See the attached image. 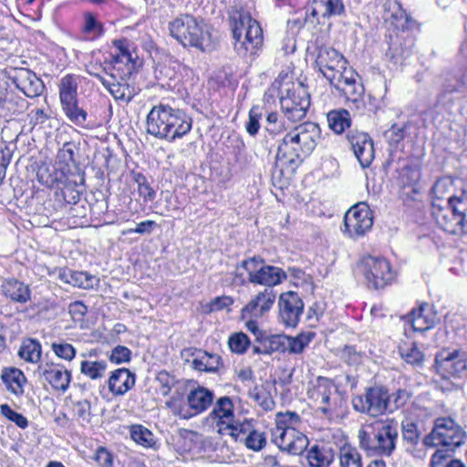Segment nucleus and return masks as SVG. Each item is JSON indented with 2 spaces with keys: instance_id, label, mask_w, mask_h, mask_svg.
I'll return each mask as SVG.
<instances>
[{
  "instance_id": "nucleus-24",
  "label": "nucleus",
  "mask_w": 467,
  "mask_h": 467,
  "mask_svg": "<svg viewBox=\"0 0 467 467\" xmlns=\"http://www.w3.org/2000/svg\"><path fill=\"white\" fill-rule=\"evenodd\" d=\"M278 305L283 321H298L304 304L296 293L288 291L281 294Z\"/></svg>"
},
{
  "instance_id": "nucleus-62",
  "label": "nucleus",
  "mask_w": 467,
  "mask_h": 467,
  "mask_svg": "<svg viewBox=\"0 0 467 467\" xmlns=\"http://www.w3.org/2000/svg\"><path fill=\"white\" fill-rule=\"evenodd\" d=\"M339 357L348 365H356L361 361V355L354 346L346 345L340 350Z\"/></svg>"
},
{
  "instance_id": "nucleus-29",
  "label": "nucleus",
  "mask_w": 467,
  "mask_h": 467,
  "mask_svg": "<svg viewBox=\"0 0 467 467\" xmlns=\"http://www.w3.org/2000/svg\"><path fill=\"white\" fill-rule=\"evenodd\" d=\"M84 172L78 171L77 175L69 176L67 182L57 188L60 192L59 193L57 192V195L60 194L66 203L76 204L79 201V192L76 190V187L84 185Z\"/></svg>"
},
{
  "instance_id": "nucleus-9",
  "label": "nucleus",
  "mask_w": 467,
  "mask_h": 467,
  "mask_svg": "<svg viewBox=\"0 0 467 467\" xmlns=\"http://www.w3.org/2000/svg\"><path fill=\"white\" fill-rule=\"evenodd\" d=\"M433 368L442 379H462L467 375V351L443 348L435 354Z\"/></svg>"
},
{
  "instance_id": "nucleus-26",
  "label": "nucleus",
  "mask_w": 467,
  "mask_h": 467,
  "mask_svg": "<svg viewBox=\"0 0 467 467\" xmlns=\"http://www.w3.org/2000/svg\"><path fill=\"white\" fill-rule=\"evenodd\" d=\"M185 352L192 358V367L199 371L215 372L221 366L222 358L210 354L202 349H186Z\"/></svg>"
},
{
  "instance_id": "nucleus-61",
  "label": "nucleus",
  "mask_w": 467,
  "mask_h": 467,
  "mask_svg": "<svg viewBox=\"0 0 467 467\" xmlns=\"http://www.w3.org/2000/svg\"><path fill=\"white\" fill-rule=\"evenodd\" d=\"M76 146L72 142L64 143L63 147L57 152L59 161L68 166L70 163L75 164Z\"/></svg>"
},
{
  "instance_id": "nucleus-10",
  "label": "nucleus",
  "mask_w": 467,
  "mask_h": 467,
  "mask_svg": "<svg viewBox=\"0 0 467 467\" xmlns=\"http://www.w3.org/2000/svg\"><path fill=\"white\" fill-rule=\"evenodd\" d=\"M353 409L370 417H379L385 412L393 411L391 396L386 388L373 386L367 388L363 395L352 399Z\"/></svg>"
},
{
  "instance_id": "nucleus-30",
  "label": "nucleus",
  "mask_w": 467,
  "mask_h": 467,
  "mask_svg": "<svg viewBox=\"0 0 467 467\" xmlns=\"http://www.w3.org/2000/svg\"><path fill=\"white\" fill-rule=\"evenodd\" d=\"M209 417L212 420H217L218 426L230 424L234 418L232 400L227 396L219 398L215 401Z\"/></svg>"
},
{
  "instance_id": "nucleus-58",
  "label": "nucleus",
  "mask_w": 467,
  "mask_h": 467,
  "mask_svg": "<svg viewBox=\"0 0 467 467\" xmlns=\"http://www.w3.org/2000/svg\"><path fill=\"white\" fill-rule=\"evenodd\" d=\"M229 347L233 352L243 354L246 351L250 340L244 333H236L229 337Z\"/></svg>"
},
{
  "instance_id": "nucleus-43",
  "label": "nucleus",
  "mask_w": 467,
  "mask_h": 467,
  "mask_svg": "<svg viewBox=\"0 0 467 467\" xmlns=\"http://www.w3.org/2000/svg\"><path fill=\"white\" fill-rule=\"evenodd\" d=\"M400 354L402 359L412 366L421 367L424 362V354L422 351L416 346V344H412L409 347H400Z\"/></svg>"
},
{
  "instance_id": "nucleus-17",
  "label": "nucleus",
  "mask_w": 467,
  "mask_h": 467,
  "mask_svg": "<svg viewBox=\"0 0 467 467\" xmlns=\"http://www.w3.org/2000/svg\"><path fill=\"white\" fill-rule=\"evenodd\" d=\"M347 139L356 158L363 168L368 167L374 159V144L369 135L358 130H351Z\"/></svg>"
},
{
  "instance_id": "nucleus-6",
  "label": "nucleus",
  "mask_w": 467,
  "mask_h": 467,
  "mask_svg": "<svg viewBox=\"0 0 467 467\" xmlns=\"http://www.w3.org/2000/svg\"><path fill=\"white\" fill-rule=\"evenodd\" d=\"M300 423L301 419L296 412L286 411L276 415L274 442L282 451L293 455H300L307 448V437L296 429Z\"/></svg>"
},
{
  "instance_id": "nucleus-54",
  "label": "nucleus",
  "mask_w": 467,
  "mask_h": 467,
  "mask_svg": "<svg viewBox=\"0 0 467 467\" xmlns=\"http://www.w3.org/2000/svg\"><path fill=\"white\" fill-rule=\"evenodd\" d=\"M409 127V122L404 123L402 126L393 124L388 130L385 131L384 137L391 146H396L404 140L407 135V130Z\"/></svg>"
},
{
  "instance_id": "nucleus-44",
  "label": "nucleus",
  "mask_w": 467,
  "mask_h": 467,
  "mask_svg": "<svg viewBox=\"0 0 467 467\" xmlns=\"http://www.w3.org/2000/svg\"><path fill=\"white\" fill-rule=\"evenodd\" d=\"M436 318V312L432 305L429 303H421L416 308H412L407 314V321H416L417 319H423V321H434Z\"/></svg>"
},
{
  "instance_id": "nucleus-14",
  "label": "nucleus",
  "mask_w": 467,
  "mask_h": 467,
  "mask_svg": "<svg viewBox=\"0 0 467 467\" xmlns=\"http://www.w3.org/2000/svg\"><path fill=\"white\" fill-rule=\"evenodd\" d=\"M213 400V392L206 388L198 387L187 396V407L181 406L174 414L181 419L189 420L206 410Z\"/></svg>"
},
{
  "instance_id": "nucleus-63",
  "label": "nucleus",
  "mask_w": 467,
  "mask_h": 467,
  "mask_svg": "<svg viewBox=\"0 0 467 467\" xmlns=\"http://www.w3.org/2000/svg\"><path fill=\"white\" fill-rule=\"evenodd\" d=\"M265 129L271 135L280 134L285 130V127L280 121L279 116L276 112H270L266 116V123Z\"/></svg>"
},
{
  "instance_id": "nucleus-56",
  "label": "nucleus",
  "mask_w": 467,
  "mask_h": 467,
  "mask_svg": "<svg viewBox=\"0 0 467 467\" xmlns=\"http://www.w3.org/2000/svg\"><path fill=\"white\" fill-rule=\"evenodd\" d=\"M0 412L20 429L25 430L28 427L27 419L23 414L15 411L8 404H2L0 406Z\"/></svg>"
},
{
  "instance_id": "nucleus-7",
  "label": "nucleus",
  "mask_w": 467,
  "mask_h": 467,
  "mask_svg": "<svg viewBox=\"0 0 467 467\" xmlns=\"http://www.w3.org/2000/svg\"><path fill=\"white\" fill-rule=\"evenodd\" d=\"M240 266L246 271L250 284L265 285L268 290L287 279V273L284 269L266 265L265 258L260 255L242 260Z\"/></svg>"
},
{
  "instance_id": "nucleus-49",
  "label": "nucleus",
  "mask_w": 467,
  "mask_h": 467,
  "mask_svg": "<svg viewBox=\"0 0 467 467\" xmlns=\"http://www.w3.org/2000/svg\"><path fill=\"white\" fill-rule=\"evenodd\" d=\"M337 91L342 96H345L348 100H350L354 103H358L362 100L364 87L356 78L350 84H348L347 87H342L341 88L337 89Z\"/></svg>"
},
{
  "instance_id": "nucleus-38",
  "label": "nucleus",
  "mask_w": 467,
  "mask_h": 467,
  "mask_svg": "<svg viewBox=\"0 0 467 467\" xmlns=\"http://www.w3.org/2000/svg\"><path fill=\"white\" fill-rule=\"evenodd\" d=\"M41 353L42 349L40 343L32 338L23 340L18 350V356L20 358L30 363H37L40 360Z\"/></svg>"
},
{
  "instance_id": "nucleus-51",
  "label": "nucleus",
  "mask_w": 467,
  "mask_h": 467,
  "mask_svg": "<svg viewBox=\"0 0 467 467\" xmlns=\"http://www.w3.org/2000/svg\"><path fill=\"white\" fill-rule=\"evenodd\" d=\"M454 189V181L451 177L445 176L436 181L431 188L434 197L440 201L446 198V195Z\"/></svg>"
},
{
  "instance_id": "nucleus-59",
  "label": "nucleus",
  "mask_w": 467,
  "mask_h": 467,
  "mask_svg": "<svg viewBox=\"0 0 467 467\" xmlns=\"http://www.w3.org/2000/svg\"><path fill=\"white\" fill-rule=\"evenodd\" d=\"M85 24L83 31L87 34H91L94 36H99L104 32L103 25L97 20L92 13H86L84 16Z\"/></svg>"
},
{
  "instance_id": "nucleus-32",
  "label": "nucleus",
  "mask_w": 467,
  "mask_h": 467,
  "mask_svg": "<svg viewBox=\"0 0 467 467\" xmlns=\"http://www.w3.org/2000/svg\"><path fill=\"white\" fill-rule=\"evenodd\" d=\"M62 111L67 119L80 128H88V112L79 106L78 99L61 103Z\"/></svg>"
},
{
  "instance_id": "nucleus-4",
  "label": "nucleus",
  "mask_w": 467,
  "mask_h": 467,
  "mask_svg": "<svg viewBox=\"0 0 467 467\" xmlns=\"http://www.w3.org/2000/svg\"><path fill=\"white\" fill-rule=\"evenodd\" d=\"M171 35L184 47H193L203 52L212 51L215 47L207 26L192 16L185 15L170 23Z\"/></svg>"
},
{
  "instance_id": "nucleus-2",
  "label": "nucleus",
  "mask_w": 467,
  "mask_h": 467,
  "mask_svg": "<svg viewBox=\"0 0 467 467\" xmlns=\"http://www.w3.org/2000/svg\"><path fill=\"white\" fill-rule=\"evenodd\" d=\"M358 444L368 456L390 457L396 451L399 423L393 418L378 419L361 426Z\"/></svg>"
},
{
  "instance_id": "nucleus-5",
  "label": "nucleus",
  "mask_w": 467,
  "mask_h": 467,
  "mask_svg": "<svg viewBox=\"0 0 467 467\" xmlns=\"http://www.w3.org/2000/svg\"><path fill=\"white\" fill-rule=\"evenodd\" d=\"M234 49L241 56L254 54L263 43V30L258 22L244 10L234 12L231 17Z\"/></svg>"
},
{
  "instance_id": "nucleus-31",
  "label": "nucleus",
  "mask_w": 467,
  "mask_h": 467,
  "mask_svg": "<svg viewBox=\"0 0 467 467\" xmlns=\"http://www.w3.org/2000/svg\"><path fill=\"white\" fill-rule=\"evenodd\" d=\"M1 379L7 389L13 394L16 396L24 394V384L26 382V378L20 369L16 368H5L2 372Z\"/></svg>"
},
{
  "instance_id": "nucleus-18",
  "label": "nucleus",
  "mask_w": 467,
  "mask_h": 467,
  "mask_svg": "<svg viewBox=\"0 0 467 467\" xmlns=\"http://www.w3.org/2000/svg\"><path fill=\"white\" fill-rule=\"evenodd\" d=\"M11 79L16 87L28 98L40 96L45 88L43 81L27 68H15Z\"/></svg>"
},
{
  "instance_id": "nucleus-16",
  "label": "nucleus",
  "mask_w": 467,
  "mask_h": 467,
  "mask_svg": "<svg viewBox=\"0 0 467 467\" xmlns=\"http://www.w3.org/2000/svg\"><path fill=\"white\" fill-rule=\"evenodd\" d=\"M315 65L318 68V71L329 80V75H336L340 69H344L346 65H348V61L343 55L335 48L321 47L317 50Z\"/></svg>"
},
{
  "instance_id": "nucleus-15",
  "label": "nucleus",
  "mask_w": 467,
  "mask_h": 467,
  "mask_svg": "<svg viewBox=\"0 0 467 467\" xmlns=\"http://www.w3.org/2000/svg\"><path fill=\"white\" fill-rule=\"evenodd\" d=\"M275 296L272 290L265 289L258 293L246 304L241 311V318L244 321H256L265 318L272 308Z\"/></svg>"
},
{
  "instance_id": "nucleus-41",
  "label": "nucleus",
  "mask_w": 467,
  "mask_h": 467,
  "mask_svg": "<svg viewBox=\"0 0 467 467\" xmlns=\"http://www.w3.org/2000/svg\"><path fill=\"white\" fill-rule=\"evenodd\" d=\"M315 337V333L307 332L301 333L296 337H288L287 336V346L286 351L294 354H300L304 351L305 348L311 342L313 337Z\"/></svg>"
},
{
  "instance_id": "nucleus-60",
  "label": "nucleus",
  "mask_w": 467,
  "mask_h": 467,
  "mask_svg": "<svg viewBox=\"0 0 467 467\" xmlns=\"http://www.w3.org/2000/svg\"><path fill=\"white\" fill-rule=\"evenodd\" d=\"M54 353L60 358L72 360L76 356V350L71 344L66 342H54L51 345Z\"/></svg>"
},
{
  "instance_id": "nucleus-1",
  "label": "nucleus",
  "mask_w": 467,
  "mask_h": 467,
  "mask_svg": "<svg viewBox=\"0 0 467 467\" xmlns=\"http://www.w3.org/2000/svg\"><path fill=\"white\" fill-rule=\"evenodd\" d=\"M146 125L150 135L173 142L191 131L192 119L182 109L160 103L148 113Z\"/></svg>"
},
{
  "instance_id": "nucleus-28",
  "label": "nucleus",
  "mask_w": 467,
  "mask_h": 467,
  "mask_svg": "<svg viewBox=\"0 0 467 467\" xmlns=\"http://www.w3.org/2000/svg\"><path fill=\"white\" fill-rule=\"evenodd\" d=\"M36 176L42 185L57 189L60 188L64 182H67L69 177L62 169H57L55 166L47 164L39 166Z\"/></svg>"
},
{
  "instance_id": "nucleus-12",
  "label": "nucleus",
  "mask_w": 467,
  "mask_h": 467,
  "mask_svg": "<svg viewBox=\"0 0 467 467\" xmlns=\"http://www.w3.org/2000/svg\"><path fill=\"white\" fill-rule=\"evenodd\" d=\"M368 286L384 288L394 277L389 263L380 257L367 255L358 264Z\"/></svg>"
},
{
  "instance_id": "nucleus-57",
  "label": "nucleus",
  "mask_w": 467,
  "mask_h": 467,
  "mask_svg": "<svg viewBox=\"0 0 467 467\" xmlns=\"http://www.w3.org/2000/svg\"><path fill=\"white\" fill-rule=\"evenodd\" d=\"M243 441L248 449L259 451L265 446L266 438L264 432L253 429Z\"/></svg>"
},
{
  "instance_id": "nucleus-22",
  "label": "nucleus",
  "mask_w": 467,
  "mask_h": 467,
  "mask_svg": "<svg viewBox=\"0 0 467 467\" xmlns=\"http://www.w3.org/2000/svg\"><path fill=\"white\" fill-rule=\"evenodd\" d=\"M432 215L443 231L452 234H457L464 225L462 219L452 212L448 202L443 207L434 201L432 203Z\"/></svg>"
},
{
  "instance_id": "nucleus-48",
  "label": "nucleus",
  "mask_w": 467,
  "mask_h": 467,
  "mask_svg": "<svg viewBox=\"0 0 467 467\" xmlns=\"http://www.w3.org/2000/svg\"><path fill=\"white\" fill-rule=\"evenodd\" d=\"M341 467H362L360 453L353 447H343L340 451Z\"/></svg>"
},
{
  "instance_id": "nucleus-46",
  "label": "nucleus",
  "mask_w": 467,
  "mask_h": 467,
  "mask_svg": "<svg viewBox=\"0 0 467 467\" xmlns=\"http://www.w3.org/2000/svg\"><path fill=\"white\" fill-rule=\"evenodd\" d=\"M401 434L407 443L415 446L420 440L421 431L416 422L406 420L401 423Z\"/></svg>"
},
{
  "instance_id": "nucleus-64",
  "label": "nucleus",
  "mask_w": 467,
  "mask_h": 467,
  "mask_svg": "<svg viewBox=\"0 0 467 467\" xmlns=\"http://www.w3.org/2000/svg\"><path fill=\"white\" fill-rule=\"evenodd\" d=\"M131 351L124 346H117L111 351L109 360L116 364L130 362Z\"/></svg>"
},
{
  "instance_id": "nucleus-33",
  "label": "nucleus",
  "mask_w": 467,
  "mask_h": 467,
  "mask_svg": "<svg viewBox=\"0 0 467 467\" xmlns=\"http://www.w3.org/2000/svg\"><path fill=\"white\" fill-rule=\"evenodd\" d=\"M306 458L311 467H328L334 460V451L327 446L314 445Z\"/></svg>"
},
{
  "instance_id": "nucleus-34",
  "label": "nucleus",
  "mask_w": 467,
  "mask_h": 467,
  "mask_svg": "<svg viewBox=\"0 0 467 467\" xmlns=\"http://www.w3.org/2000/svg\"><path fill=\"white\" fill-rule=\"evenodd\" d=\"M3 291L5 296L16 302L25 303L30 298L28 285L16 279L6 280L3 285Z\"/></svg>"
},
{
  "instance_id": "nucleus-42",
  "label": "nucleus",
  "mask_w": 467,
  "mask_h": 467,
  "mask_svg": "<svg viewBox=\"0 0 467 467\" xmlns=\"http://www.w3.org/2000/svg\"><path fill=\"white\" fill-rule=\"evenodd\" d=\"M447 202L451 207L452 212L467 223V192L462 191L460 195H451L447 198Z\"/></svg>"
},
{
  "instance_id": "nucleus-19",
  "label": "nucleus",
  "mask_w": 467,
  "mask_h": 467,
  "mask_svg": "<svg viewBox=\"0 0 467 467\" xmlns=\"http://www.w3.org/2000/svg\"><path fill=\"white\" fill-rule=\"evenodd\" d=\"M249 330L256 335L262 348H254L255 352L270 354L272 352H285L287 336L282 334L271 335L258 329L257 323H246Z\"/></svg>"
},
{
  "instance_id": "nucleus-20",
  "label": "nucleus",
  "mask_w": 467,
  "mask_h": 467,
  "mask_svg": "<svg viewBox=\"0 0 467 467\" xmlns=\"http://www.w3.org/2000/svg\"><path fill=\"white\" fill-rule=\"evenodd\" d=\"M383 8L385 22L397 30H409L415 24V21L402 8L401 4L398 0H386Z\"/></svg>"
},
{
  "instance_id": "nucleus-52",
  "label": "nucleus",
  "mask_w": 467,
  "mask_h": 467,
  "mask_svg": "<svg viewBox=\"0 0 467 467\" xmlns=\"http://www.w3.org/2000/svg\"><path fill=\"white\" fill-rule=\"evenodd\" d=\"M249 397L261 406L265 410H272L275 407V401L270 394L264 389L254 387L249 390Z\"/></svg>"
},
{
  "instance_id": "nucleus-11",
  "label": "nucleus",
  "mask_w": 467,
  "mask_h": 467,
  "mask_svg": "<svg viewBox=\"0 0 467 467\" xmlns=\"http://www.w3.org/2000/svg\"><path fill=\"white\" fill-rule=\"evenodd\" d=\"M285 84L279 90L280 106L285 116L291 121L296 122L305 118L310 106V98L307 92L298 87L295 88L293 83Z\"/></svg>"
},
{
  "instance_id": "nucleus-40",
  "label": "nucleus",
  "mask_w": 467,
  "mask_h": 467,
  "mask_svg": "<svg viewBox=\"0 0 467 467\" xmlns=\"http://www.w3.org/2000/svg\"><path fill=\"white\" fill-rule=\"evenodd\" d=\"M106 360H83L80 364L81 373L91 379H100L107 369Z\"/></svg>"
},
{
  "instance_id": "nucleus-23",
  "label": "nucleus",
  "mask_w": 467,
  "mask_h": 467,
  "mask_svg": "<svg viewBox=\"0 0 467 467\" xmlns=\"http://www.w3.org/2000/svg\"><path fill=\"white\" fill-rule=\"evenodd\" d=\"M337 391V387L332 379L319 376L313 389L309 391V397L319 402L322 405L320 410L327 414L331 410L330 397Z\"/></svg>"
},
{
  "instance_id": "nucleus-47",
  "label": "nucleus",
  "mask_w": 467,
  "mask_h": 467,
  "mask_svg": "<svg viewBox=\"0 0 467 467\" xmlns=\"http://www.w3.org/2000/svg\"><path fill=\"white\" fill-rule=\"evenodd\" d=\"M26 108V101L23 98L10 92L4 102H2L0 109L10 114H19L22 113Z\"/></svg>"
},
{
  "instance_id": "nucleus-53",
  "label": "nucleus",
  "mask_w": 467,
  "mask_h": 467,
  "mask_svg": "<svg viewBox=\"0 0 467 467\" xmlns=\"http://www.w3.org/2000/svg\"><path fill=\"white\" fill-rule=\"evenodd\" d=\"M133 179L138 184V192L143 198V201L145 202H152L156 197V192L148 182L146 177L142 173L138 172L133 175Z\"/></svg>"
},
{
  "instance_id": "nucleus-55",
  "label": "nucleus",
  "mask_w": 467,
  "mask_h": 467,
  "mask_svg": "<svg viewBox=\"0 0 467 467\" xmlns=\"http://www.w3.org/2000/svg\"><path fill=\"white\" fill-rule=\"evenodd\" d=\"M262 117L263 109L259 106H253L249 111L248 121L245 124V130L250 136L254 137L258 133Z\"/></svg>"
},
{
  "instance_id": "nucleus-45",
  "label": "nucleus",
  "mask_w": 467,
  "mask_h": 467,
  "mask_svg": "<svg viewBox=\"0 0 467 467\" xmlns=\"http://www.w3.org/2000/svg\"><path fill=\"white\" fill-rule=\"evenodd\" d=\"M357 73L352 68H348V65H346V67H344V69H340V71L336 73V75L330 74V79L328 81L330 85L337 90L342 87H347L348 84H350L357 78Z\"/></svg>"
},
{
  "instance_id": "nucleus-3",
  "label": "nucleus",
  "mask_w": 467,
  "mask_h": 467,
  "mask_svg": "<svg viewBox=\"0 0 467 467\" xmlns=\"http://www.w3.org/2000/svg\"><path fill=\"white\" fill-rule=\"evenodd\" d=\"M321 140L317 123L306 121L287 132L277 147L276 158L299 165L316 149Z\"/></svg>"
},
{
  "instance_id": "nucleus-37",
  "label": "nucleus",
  "mask_w": 467,
  "mask_h": 467,
  "mask_svg": "<svg viewBox=\"0 0 467 467\" xmlns=\"http://www.w3.org/2000/svg\"><path fill=\"white\" fill-rule=\"evenodd\" d=\"M328 127L337 134L342 133L347 128L350 127V114L346 109L331 110L327 116Z\"/></svg>"
},
{
  "instance_id": "nucleus-8",
  "label": "nucleus",
  "mask_w": 467,
  "mask_h": 467,
  "mask_svg": "<svg viewBox=\"0 0 467 467\" xmlns=\"http://www.w3.org/2000/svg\"><path fill=\"white\" fill-rule=\"evenodd\" d=\"M465 432L451 418H440L435 420L434 427L430 434L424 437L426 446H443L453 451L464 442Z\"/></svg>"
},
{
  "instance_id": "nucleus-21",
  "label": "nucleus",
  "mask_w": 467,
  "mask_h": 467,
  "mask_svg": "<svg viewBox=\"0 0 467 467\" xmlns=\"http://www.w3.org/2000/svg\"><path fill=\"white\" fill-rule=\"evenodd\" d=\"M42 377L54 389L65 392L71 381V373L60 364L46 363L39 367Z\"/></svg>"
},
{
  "instance_id": "nucleus-13",
  "label": "nucleus",
  "mask_w": 467,
  "mask_h": 467,
  "mask_svg": "<svg viewBox=\"0 0 467 467\" xmlns=\"http://www.w3.org/2000/svg\"><path fill=\"white\" fill-rule=\"evenodd\" d=\"M373 225L372 211L365 202L352 206L344 216L346 232L351 238H358L366 234Z\"/></svg>"
},
{
  "instance_id": "nucleus-50",
  "label": "nucleus",
  "mask_w": 467,
  "mask_h": 467,
  "mask_svg": "<svg viewBox=\"0 0 467 467\" xmlns=\"http://www.w3.org/2000/svg\"><path fill=\"white\" fill-rule=\"evenodd\" d=\"M226 429L230 431V435L234 441H243L246 435L254 429L250 420H244L243 422L233 421L226 424Z\"/></svg>"
},
{
  "instance_id": "nucleus-27",
  "label": "nucleus",
  "mask_w": 467,
  "mask_h": 467,
  "mask_svg": "<svg viewBox=\"0 0 467 467\" xmlns=\"http://www.w3.org/2000/svg\"><path fill=\"white\" fill-rule=\"evenodd\" d=\"M135 374L128 368H118L108 380L109 389L114 395H124L135 384Z\"/></svg>"
},
{
  "instance_id": "nucleus-35",
  "label": "nucleus",
  "mask_w": 467,
  "mask_h": 467,
  "mask_svg": "<svg viewBox=\"0 0 467 467\" xmlns=\"http://www.w3.org/2000/svg\"><path fill=\"white\" fill-rule=\"evenodd\" d=\"M78 78L72 74L64 76L58 85L60 104L78 99Z\"/></svg>"
},
{
  "instance_id": "nucleus-39",
  "label": "nucleus",
  "mask_w": 467,
  "mask_h": 467,
  "mask_svg": "<svg viewBox=\"0 0 467 467\" xmlns=\"http://www.w3.org/2000/svg\"><path fill=\"white\" fill-rule=\"evenodd\" d=\"M130 437L137 444L144 448H155L156 440L153 433L142 425H132Z\"/></svg>"
},
{
  "instance_id": "nucleus-25",
  "label": "nucleus",
  "mask_w": 467,
  "mask_h": 467,
  "mask_svg": "<svg viewBox=\"0 0 467 467\" xmlns=\"http://www.w3.org/2000/svg\"><path fill=\"white\" fill-rule=\"evenodd\" d=\"M58 279L73 286L90 289L99 284V278L84 271H73L68 268L58 269Z\"/></svg>"
},
{
  "instance_id": "nucleus-36",
  "label": "nucleus",
  "mask_w": 467,
  "mask_h": 467,
  "mask_svg": "<svg viewBox=\"0 0 467 467\" xmlns=\"http://www.w3.org/2000/svg\"><path fill=\"white\" fill-rule=\"evenodd\" d=\"M102 71L109 75L112 81H110L107 89L116 100H126L130 102L133 98V92L130 90V86L127 83H121L118 81L116 76L113 73H109L106 67L102 68Z\"/></svg>"
}]
</instances>
